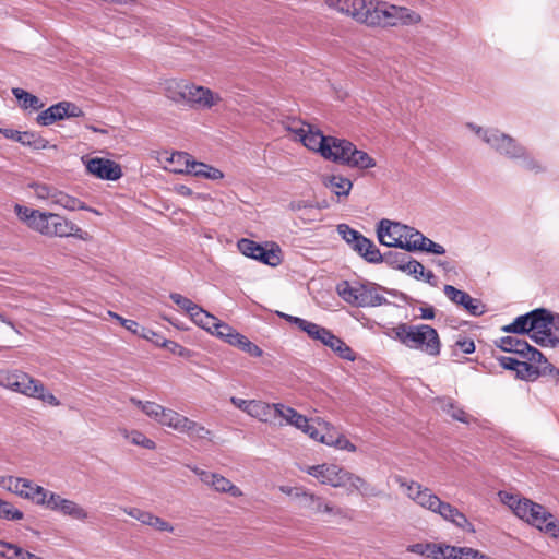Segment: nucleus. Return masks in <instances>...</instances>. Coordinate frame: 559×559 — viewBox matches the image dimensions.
<instances>
[{
    "mask_svg": "<svg viewBox=\"0 0 559 559\" xmlns=\"http://www.w3.org/2000/svg\"><path fill=\"white\" fill-rule=\"evenodd\" d=\"M382 286L372 282H343L337 285L341 298L354 307H378L390 304L381 294Z\"/></svg>",
    "mask_w": 559,
    "mask_h": 559,
    "instance_id": "obj_3",
    "label": "nucleus"
},
{
    "mask_svg": "<svg viewBox=\"0 0 559 559\" xmlns=\"http://www.w3.org/2000/svg\"><path fill=\"white\" fill-rule=\"evenodd\" d=\"M59 512L82 522L86 521L88 518V512L83 507L75 501L66 498L63 503L60 506Z\"/></svg>",
    "mask_w": 559,
    "mask_h": 559,
    "instance_id": "obj_43",
    "label": "nucleus"
},
{
    "mask_svg": "<svg viewBox=\"0 0 559 559\" xmlns=\"http://www.w3.org/2000/svg\"><path fill=\"white\" fill-rule=\"evenodd\" d=\"M187 82L186 80L175 79L166 81L164 86L165 96L176 104L183 105Z\"/></svg>",
    "mask_w": 559,
    "mask_h": 559,
    "instance_id": "obj_36",
    "label": "nucleus"
},
{
    "mask_svg": "<svg viewBox=\"0 0 559 559\" xmlns=\"http://www.w3.org/2000/svg\"><path fill=\"white\" fill-rule=\"evenodd\" d=\"M24 516L23 512L14 508L10 502L0 499V519L7 521H19Z\"/></svg>",
    "mask_w": 559,
    "mask_h": 559,
    "instance_id": "obj_53",
    "label": "nucleus"
},
{
    "mask_svg": "<svg viewBox=\"0 0 559 559\" xmlns=\"http://www.w3.org/2000/svg\"><path fill=\"white\" fill-rule=\"evenodd\" d=\"M29 188L34 191V194L38 200L49 201L50 204L52 203L55 192L57 190L56 187L47 183L33 182L29 185Z\"/></svg>",
    "mask_w": 559,
    "mask_h": 559,
    "instance_id": "obj_51",
    "label": "nucleus"
},
{
    "mask_svg": "<svg viewBox=\"0 0 559 559\" xmlns=\"http://www.w3.org/2000/svg\"><path fill=\"white\" fill-rule=\"evenodd\" d=\"M179 432L188 435L191 439H206L211 436L207 428L188 417H186Z\"/></svg>",
    "mask_w": 559,
    "mask_h": 559,
    "instance_id": "obj_41",
    "label": "nucleus"
},
{
    "mask_svg": "<svg viewBox=\"0 0 559 559\" xmlns=\"http://www.w3.org/2000/svg\"><path fill=\"white\" fill-rule=\"evenodd\" d=\"M160 415L162 416L158 420L159 425L171 428L178 432L180 431V428L182 427L186 416L167 407L160 411Z\"/></svg>",
    "mask_w": 559,
    "mask_h": 559,
    "instance_id": "obj_42",
    "label": "nucleus"
},
{
    "mask_svg": "<svg viewBox=\"0 0 559 559\" xmlns=\"http://www.w3.org/2000/svg\"><path fill=\"white\" fill-rule=\"evenodd\" d=\"M191 320L211 334L214 333L221 322L219 319L209 313L202 307H200L195 313H191Z\"/></svg>",
    "mask_w": 559,
    "mask_h": 559,
    "instance_id": "obj_38",
    "label": "nucleus"
},
{
    "mask_svg": "<svg viewBox=\"0 0 559 559\" xmlns=\"http://www.w3.org/2000/svg\"><path fill=\"white\" fill-rule=\"evenodd\" d=\"M238 332L231 328L229 324L221 321L217 325V329L214 331L213 335L218 338L225 341L226 343L233 345Z\"/></svg>",
    "mask_w": 559,
    "mask_h": 559,
    "instance_id": "obj_57",
    "label": "nucleus"
},
{
    "mask_svg": "<svg viewBox=\"0 0 559 559\" xmlns=\"http://www.w3.org/2000/svg\"><path fill=\"white\" fill-rule=\"evenodd\" d=\"M343 481L344 487L348 485V490H355L365 498H373L379 497L381 495V491L377 489L373 485H371L369 481H367L365 478L354 473H350L346 469L344 473Z\"/></svg>",
    "mask_w": 559,
    "mask_h": 559,
    "instance_id": "obj_24",
    "label": "nucleus"
},
{
    "mask_svg": "<svg viewBox=\"0 0 559 559\" xmlns=\"http://www.w3.org/2000/svg\"><path fill=\"white\" fill-rule=\"evenodd\" d=\"M383 334L409 349L436 357L440 354L441 342L437 330L428 324L397 323L386 326Z\"/></svg>",
    "mask_w": 559,
    "mask_h": 559,
    "instance_id": "obj_2",
    "label": "nucleus"
},
{
    "mask_svg": "<svg viewBox=\"0 0 559 559\" xmlns=\"http://www.w3.org/2000/svg\"><path fill=\"white\" fill-rule=\"evenodd\" d=\"M12 94L19 102H21V106L24 109L33 108L35 110H39L44 107V104L37 96L24 91L23 88L15 87L12 90Z\"/></svg>",
    "mask_w": 559,
    "mask_h": 559,
    "instance_id": "obj_45",
    "label": "nucleus"
},
{
    "mask_svg": "<svg viewBox=\"0 0 559 559\" xmlns=\"http://www.w3.org/2000/svg\"><path fill=\"white\" fill-rule=\"evenodd\" d=\"M437 403L442 412L449 415L453 420L471 424L473 416L467 414L452 397H439Z\"/></svg>",
    "mask_w": 559,
    "mask_h": 559,
    "instance_id": "obj_29",
    "label": "nucleus"
},
{
    "mask_svg": "<svg viewBox=\"0 0 559 559\" xmlns=\"http://www.w3.org/2000/svg\"><path fill=\"white\" fill-rule=\"evenodd\" d=\"M50 216H51V212H41L38 210L36 212L35 216L33 217L32 222H29L28 228H31L32 230H34L43 236L49 237L50 236V227H49Z\"/></svg>",
    "mask_w": 559,
    "mask_h": 559,
    "instance_id": "obj_44",
    "label": "nucleus"
},
{
    "mask_svg": "<svg viewBox=\"0 0 559 559\" xmlns=\"http://www.w3.org/2000/svg\"><path fill=\"white\" fill-rule=\"evenodd\" d=\"M275 413L286 425L294 426L295 428L296 426H300V423H305V416L302 414H299L296 409L283 403L275 404Z\"/></svg>",
    "mask_w": 559,
    "mask_h": 559,
    "instance_id": "obj_39",
    "label": "nucleus"
},
{
    "mask_svg": "<svg viewBox=\"0 0 559 559\" xmlns=\"http://www.w3.org/2000/svg\"><path fill=\"white\" fill-rule=\"evenodd\" d=\"M239 251L251 259H254L270 266H277L282 262V251L278 245L266 242L262 246L251 239L242 238L238 241Z\"/></svg>",
    "mask_w": 559,
    "mask_h": 559,
    "instance_id": "obj_6",
    "label": "nucleus"
},
{
    "mask_svg": "<svg viewBox=\"0 0 559 559\" xmlns=\"http://www.w3.org/2000/svg\"><path fill=\"white\" fill-rule=\"evenodd\" d=\"M432 512L439 514L443 520L464 531L471 533L475 532L474 525L468 521L465 514H463L457 508L453 507L449 502L442 501L440 498Z\"/></svg>",
    "mask_w": 559,
    "mask_h": 559,
    "instance_id": "obj_20",
    "label": "nucleus"
},
{
    "mask_svg": "<svg viewBox=\"0 0 559 559\" xmlns=\"http://www.w3.org/2000/svg\"><path fill=\"white\" fill-rule=\"evenodd\" d=\"M326 4L367 26H412L421 22V15L406 7L374 0H326Z\"/></svg>",
    "mask_w": 559,
    "mask_h": 559,
    "instance_id": "obj_1",
    "label": "nucleus"
},
{
    "mask_svg": "<svg viewBox=\"0 0 559 559\" xmlns=\"http://www.w3.org/2000/svg\"><path fill=\"white\" fill-rule=\"evenodd\" d=\"M185 98V106L200 110L211 109L222 102L218 93H214L209 87L197 85L189 81L187 82Z\"/></svg>",
    "mask_w": 559,
    "mask_h": 559,
    "instance_id": "obj_9",
    "label": "nucleus"
},
{
    "mask_svg": "<svg viewBox=\"0 0 559 559\" xmlns=\"http://www.w3.org/2000/svg\"><path fill=\"white\" fill-rule=\"evenodd\" d=\"M497 346L507 353H513L519 355L521 358L528 360H539L543 358V354L531 346L525 340L519 336H503L496 342Z\"/></svg>",
    "mask_w": 559,
    "mask_h": 559,
    "instance_id": "obj_15",
    "label": "nucleus"
},
{
    "mask_svg": "<svg viewBox=\"0 0 559 559\" xmlns=\"http://www.w3.org/2000/svg\"><path fill=\"white\" fill-rule=\"evenodd\" d=\"M64 100L51 105L47 109L43 110L36 118V121L40 126H50L56 121L66 118Z\"/></svg>",
    "mask_w": 559,
    "mask_h": 559,
    "instance_id": "obj_34",
    "label": "nucleus"
},
{
    "mask_svg": "<svg viewBox=\"0 0 559 559\" xmlns=\"http://www.w3.org/2000/svg\"><path fill=\"white\" fill-rule=\"evenodd\" d=\"M156 345L159 347H165L168 350H170L173 354L178 355L180 357H187L189 354V349H187L186 347L181 346L180 344H178L174 341H169L166 338L162 340V342L156 340Z\"/></svg>",
    "mask_w": 559,
    "mask_h": 559,
    "instance_id": "obj_59",
    "label": "nucleus"
},
{
    "mask_svg": "<svg viewBox=\"0 0 559 559\" xmlns=\"http://www.w3.org/2000/svg\"><path fill=\"white\" fill-rule=\"evenodd\" d=\"M1 485L11 492L19 495L22 498L32 500L34 503L37 502L44 488L34 484L29 479L14 476L2 477Z\"/></svg>",
    "mask_w": 559,
    "mask_h": 559,
    "instance_id": "obj_14",
    "label": "nucleus"
},
{
    "mask_svg": "<svg viewBox=\"0 0 559 559\" xmlns=\"http://www.w3.org/2000/svg\"><path fill=\"white\" fill-rule=\"evenodd\" d=\"M535 510L530 512V519L527 523L534 527H536L539 531H543V525L546 524V522L549 520V518H552V514L548 512L544 506L537 503V508H534Z\"/></svg>",
    "mask_w": 559,
    "mask_h": 559,
    "instance_id": "obj_50",
    "label": "nucleus"
},
{
    "mask_svg": "<svg viewBox=\"0 0 559 559\" xmlns=\"http://www.w3.org/2000/svg\"><path fill=\"white\" fill-rule=\"evenodd\" d=\"M415 235L419 236L420 231L386 218L381 219L377 226V236L381 245L401 248L408 252H414V249H411L408 245H412L414 241L417 242Z\"/></svg>",
    "mask_w": 559,
    "mask_h": 559,
    "instance_id": "obj_5",
    "label": "nucleus"
},
{
    "mask_svg": "<svg viewBox=\"0 0 559 559\" xmlns=\"http://www.w3.org/2000/svg\"><path fill=\"white\" fill-rule=\"evenodd\" d=\"M295 132L307 148L319 153L323 157L331 135H324L320 130L313 129L310 124H307V129L300 128L295 130Z\"/></svg>",
    "mask_w": 559,
    "mask_h": 559,
    "instance_id": "obj_21",
    "label": "nucleus"
},
{
    "mask_svg": "<svg viewBox=\"0 0 559 559\" xmlns=\"http://www.w3.org/2000/svg\"><path fill=\"white\" fill-rule=\"evenodd\" d=\"M49 227V237H75L85 240L87 236V233L81 227L57 213H51Z\"/></svg>",
    "mask_w": 559,
    "mask_h": 559,
    "instance_id": "obj_18",
    "label": "nucleus"
},
{
    "mask_svg": "<svg viewBox=\"0 0 559 559\" xmlns=\"http://www.w3.org/2000/svg\"><path fill=\"white\" fill-rule=\"evenodd\" d=\"M337 233L342 239L355 251L358 255L362 249V246L369 245V238L365 237L360 231L352 228L347 224H338Z\"/></svg>",
    "mask_w": 559,
    "mask_h": 559,
    "instance_id": "obj_26",
    "label": "nucleus"
},
{
    "mask_svg": "<svg viewBox=\"0 0 559 559\" xmlns=\"http://www.w3.org/2000/svg\"><path fill=\"white\" fill-rule=\"evenodd\" d=\"M38 210H34L21 204H15L14 212L20 221L25 223L27 226H29V222H32L33 217L35 216L36 212Z\"/></svg>",
    "mask_w": 559,
    "mask_h": 559,
    "instance_id": "obj_61",
    "label": "nucleus"
},
{
    "mask_svg": "<svg viewBox=\"0 0 559 559\" xmlns=\"http://www.w3.org/2000/svg\"><path fill=\"white\" fill-rule=\"evenodd\" d=\"M275 404H270L263 401L254 400L249 416L262 421V423H272L277 414L275 413Z\"/></svg>",
    "mask_w": 559,
    "mask_h": 559,
    "instance_id": "obj_33",
    "label": "nucleus"
},
{
    "mask_svg": "<svg viewBox=\"0 0 559 559\" xmlns=\"http://www.w3.org/2000/svg\"><path fill=\"white\" fill-rule=\"evenodd\" d=\"M322 183L325 188L330 189L338 198H346L349 195L353 188V181L342 175H326L322 177Z\"/></svg>",
    "mask_w": 559,
    "mask_h": 559,
    "instance_id": "obj_28",
    "label": "nucleus"
},
{
    "mask_svg": "<svg viewBox=\"0 0 559 559\" xmlns=\"http://www.w3.org/2000/svg\"><path fill=\"white\" fill-rule=\"evenodd\" d=\"M120 432L134 445L142 447L147 450H154L156 448V443L139 430L129 431L127 429H121Z\"/></svg>",
    "mask_w": 559,
    "mask_h": 559,
    "instance_id": "obj_46",
    "label": "nucleus"
},
{
    "mask_svg": "<svg viewBox=\"0 0 559 559\" xmlns=\"http://www.w3.org/2000/svg\"><path fill=\"white\" fill-rule=\"evenodd\" d=\"M534 508H537L536 502H534L527 498H522V500L515 504L514 514L519 519H521L527 523V521L530 519V512L535 510Z\"/></svg>",
    "mask_w": 559,
    "mask_h": 559,
    "instance_id": "obj_55",
    "label": "nucleus"
},
{
    "mask_svg": "<svg viewBox=\"0 0 559 559\" xmlns=\"http://www.w3.org/2000/svg\"><path fill=\"white\" fill-rule=\"evenodd\" d=\"M531 340L544 347L556 346V335L552 334V312L546 308L533 310Z\"/></svg>",
    "mask_w": 559,
    "mask_h": 559,
    "instance_id": "obj_7",
    "label": "nucleus"
},
{
    "mask_svg": "<svg viewBox=\"0 0 559 559\" xmlns=\"http://www.w3.org/2000/svg\"><path fill=\"white\" fill-rule=\"evenodd\" d=\"M337 233L342 239L355 251L358 255L362 249V246L369 245V238L365 237L360 231L352 228L347 224H338Z\"/></svg>",
    "mask_w": 559,
    "mask_h": 559,
    "instance_id": "obj_27",
    "label": "nucleus"
},
{
    "mask_svg": "<svg viewBox=\"0 0 559 559\" xmlns=\"http://www.w3.org/2000/svg\"><path fill=\"white\" fill-rule=\"evenodd\" d=\"M83 162L85 163L88 174L103 180L115 181L122 177V170L118 163L102 158L93 157Z\"/></svg>",
    "mask_w": 559,
    "mask_h": 559,
    "instance_id": "obj_12",
    "label": "nucleus"
},
{
    "mask_svg": "<svg viewBox=\"0 0 559 559\" xmlns=\"http://www.w3.org/2000/svg\"><path fill=\"white\" fill-rule=\"evenodd\" d=\"M411 258L403 252L389 251L382 254L381 263L384 262L389 266L395 267L400 271H405V265Z\"/></svg>",
    "mask_w": 559,
    "mask_h": 559,
    "instance_id": "obj_49",
    "label": "nucleus"
},
{
    "mask_svg": "<svg viewBox=\"0 0 559 559\" xmlns=\"http://www.w3.org/2000/svg\"><path fill=\"white\" fill-rule=\"evenodd\" d=\"M287 322L296 325L300 331L305 332L308 336L310 335L311 331L314 329V325L317 323L310 322L306 319L295 317V316H287Z\"/></svg>",
    "mask_w": 559,
    "mask_h": 559,
    "instance_id": "obj_60",
    "label": "nucleus"
},
{
    "mask_svg": "<svg viewBox=\"0 0 559 559\" xmlns=\"http://www.w3.org/2000/svg\"><path fill=\"white\" fill-rule=\"evenodd\" d=\"M444 295L455 305L461 306L469 314L478 317L486 312V306L480 299L473 298L469 294L452 285H444Z\"/></svg>",
    "mask_w": 559,
    "mask_h": 559,
    "instance_id": "obj_13",
    "label": "nucleus"
},
{
    "mask_svg": "<svg viewBox=\"0 0 559 559\" xmlns=\"http://www.w3.org/2000/svg\"><path fill=\"white\" fill-rule=\"evenodd\" d=\"M0 557L7 558V559H44V558H40L29 551L22 549L17 545L15 546L12 555H8L4 551H0Z\"/></svg>",
    "mask_w": 559,
    "mask_h": 559,
    "instance_id": "obj_62",
    "label": "nucleus"
},
{
    "mask_svg": "<svg viewBox=\"0 0 559 559\" xmlns=\"http://www.w3.org/2000/svg\"><path fill=\"white\" fill-rule=\"evenodd\" d=\"M518 159L521 160V166L525 170L536 173V174L544 170V167L542 166V164L538 160H536L533 156H531L525 147H524V155Z\"/></svg>",
    "mask_w": 559,
    "mask_h": 559,
    "instance_id": "obj_58",
    "label": "nucleus"
},
{
    "mask_svg": "<svg viewBox=\"0 0 559 559\" xmlns=\"http://www.w3.org/2000/svg\"><path fill=\"white\" fill-rule=\"evenodd\" d=\"M533 310L516 317L512 323L502 328V331L513 334H528L531 335Z\"/></svg>",
    "mask_w": 559,
    "mask_h": 559,
    "instance_id": "obj_37",
    "label": "nucleus"
},
{
    "mask_svg": "<svg viewBox=\"0 0 559 559\" xmlns=\"http://www.w3.org/2000/svg\"><path fill=\"white\" fill-rule=\"evenodd\" d=\"M17 142L34 150H45L49 142L35 132H20Z\"/></svg>",
    "mask_w": 559,
    "mask_h": 559,
    "instance_id": "obj_47",
    "label": "nucleus"
},
{
    "mask_svg": "<svg viewBox=\"0 0 559 559\" xmlns=\"http://www.w3.org/2000/svg\"><path fill=\"white\" fill-rule=\"evenodd\" d=\"M337 233L342 239L355 251L358 255L362 249V246L369 245V238L365 237L360 231L352 228L347 224H338Z\"/></svg>",
    "mask_w": 559,
    "mask_h": 559,
    "instance_id": "obj_25",
    "label": "nucleus"
},
{
    "mask_svg": "<svg viewBox=\"0 0 559 559\" xmlns=\"http://www.w3.org/2000/svg\"><path fill=\"white\" fill-rule=\"evenodd\" d=\"M164 408H165L164 406H162L155 402L146 401V405H143V413L146 416H148L150 418H152L158 423V420L162 416L160 411Z\"/></svg>",
    "mask_w": 559,
    "mask_h": 559,
    "instance_id": "obj_64",
    "label": "nucleus"
},
{
    "mask_svg": "<svg viewBox=\"0 0 559 559\" xmlns=\"http://www.w3.org/2000/svg\"><path fill=\"white\" fill-rule=\"evenodd\" d=\"M424 265L417 260L409 259L405 265V271L408 275L414 276L416 280H420L424 276Z\"/></svg>",
    "mask_w": 559,
    "mask_h": 559,
    "instance_id": "obj_63",
    "label": "nucleus"
},
{
    "mask_svg": "<svg viewBox=\"0 0 559 559\" xmlns=\"http://www.w3.org/2000/svg\"><path fill=\"white\" fill-rule=\"evenodd\" d=\"M191 471L199 476L200 480L221 493H228L234 498L242 496V491L239 487L234 485L229 479L221 474L212 473L205 469H201L197 466L190 467Z\"/></svg>",
    "mask_w": 559,
    "mask_h": 559,
    "instance_id": "obj_11",
    "label": "nucleus"
},
{
    "mask_svg": "<svg viewBox=\"0 0 559 559\" xmlns=\"http://www.w3.org/2000/svg\"><path fill=\"white\" fill-rule=\"evenodd\" d=\"M359 257H361L368 263L378 264L381 263L382 253L374 245V242L369 239V245L362 246Z\"/></svg>",
    "mask_w": 559,
    "mask_h": 559,
    "instance_id": "obj_52",
    "label": "nucleus"
},
{
    "mask_svg": "<svg viewBox=\"0 0 559 559\" xmlns=\"http://www.w3.org/2000/svg\"><path fill=\"white\" fill-rule=\"evenodd\" d=\"M19 378L22 380L26 379L25 372L17 370V369H14V370L1 369L0 370V386L9 390L12 386V384H14L15 380H17Z\"/></svg>",
    "mask_w": 559,
    "mask_h": 559,
    "instance_id": "obj_54",
    "label": "nucleus"
},
{
    "mask_svg": "<svg viewBox=\"0 0 559 559\" xmlns=\"http://www.w3.org/2000/svg\"><path fill=\"white\" fill-rule=\"evenodd\" d=\"M26 379H17L9 389L27 397L40 400L50 406H59L60 401L44 385V383L25 372Z\"/></svg>",
    "mask_w": 559,
    "mask_h": 559,
    "instance_id": "obj_8",
    "label": "nucleus"
},
{
    "mask_svg": "<svg viewBox=\"0 0 559 559\" xmlns=\"http://www.w3.org/2000/svg\"><path fill=\"white\" fill-rule=\"evenodd\" d=\"M307 473L316 477L321 484L332 487H344L345 469L335 464L313 465L307 468Z\"/></svg>",
    "mask_w": 559,
    "mask_h": 559,
    "instance_id": "obj_17",
    "label": "nucleus"
},
{
    "mask_svg": "<svg viewBox=\"0 0 559 559\" xmlns=\"http://www.w3.org/2000/svg\"><path fill=\"white\" fill-rule=\"evenodd\" d=\"M176 158L178 160H183L185 162V168H174L173 170L175 173L190 174V175H193L195 177H202L203 178L204 173L206 171V168L209 166L207 164L194 160L191 157V155L188 154V153L178 154V155H176Z\"/></svg>",
    "mask_w": 559,
    "mask_h": 559,
    "instance_id": "obj_32",
    "label": "nucleus"
},
{
    "mask_svg": "<svg viewBox=\"0 0 559 559\" xmlns=\"http://www.w3.org/2000/svg\"><path fill=\"white\" fill-rule=\"evenodd\" d=\"M466 127L472 130L484 143L500 155L510 159H516L524 155V146L512 136L500 132L498 129H484L472 122Z\"/></svg>",
    "mask_w": 559,
    "mask_h": 559,
    "instance_id": "obj_4",
    "label": "nucleus"
},
{
    "mask_svg": "<svg viewBox=\"0 0 559 559\" xmlns=\"http://www.w3.org/2000/svg\"><path fill=\"white\" fill-rule=\"evenodd\" d=\"M170 299L182 310H185L190 317L191 313H195L200 306L194 304L191 299L178 294V293H171Z\"/></svg>",
    "mask_w": 559,
    "mask_h": 559,
    "instance_id": "obj_56",
    "label": "nucleus"
},
{
    "mask_svg": "<svg viewBox=\"0 0 559 559\" xmlns=\"http://www.w3.org/2000/svg\"><path fill=\"white\" fill-rule=\"evenodd\" d=\"M376 160L365 151L358 150L352 143V150L348 152L347 167L369 169L376 167Z\"/></svg>",
    "mask_w": 559,
    "mask_h": 559,
    "instance_id": "obj_31",
    "label": "nucleus"
},
{
    "mask_svg": "<svg viewBox=\"0 0 559 559\" xmlns=\"http://www.w3.org/2000/svg\"><path fill=\"white\" fill-rule=\"evenodd\" d=\"M406 495L418 506L431 512L439 500V497L436 496L429 488L423 487L416 481H411L406 486Z\"/></svg>",
    "mask_w": 559,
    "mask_h": 559,
    "instance_id": "obj_23",
    "label": "nucleus"
},
{
    "mask_svg": "<svg viewBox=\"0 0 559 559\" xmlns=\"http://www.w3.org/2000/svg\"><path fill=\"white\" fill-rule=\"evenodd\" d=\"M432 512L439 514L443 520L464 531L471 533L475 532L474 525L468 521L465 514H463L457 508L453 507L449 502L442 501L440 498Z\"/></svg>",
    "mask_w": 559,
    "mask_h": 559,
    "instance_id": "obj_19",
    "label": "nucleus"
},
{
    "mask_svg": "<svg viewBox=\"0 0 559 559\" xmlns=\"http://www.w3.org/2000/svg\"><path fill=\"white\" fill-rule=\"evenodd\" d=\"M63 501L64 498H62L60 495L43 488V492L40 493L36 504L44 506L55 512H59L60 506L63 503Z\"/></svg>",
    "mask_w": 559,
    "mask_h": 559,
    "instance_id": "obj_48",
    "label": "nucleus"
},
{
    "mask_svg": "<svg viewBox=\"0 0 559 559\" xmlns=\"http://www.w3.org/2000/svg\"><path fill=\"white\" fill-rule=\"evenodd\" d=\"M51 204L59 205V206H61V207H63V209H66L68 211L81 210V211L92 212V213L97 214V215L99 214V212L97 210L87 206L80 199H78V198H75L73 195H70L67 192L61 191L59 189L56 190L55 197H53V200H52Z\"/></svg>",
    "mask_w": 559,
    "mask_h": 559,
    "instance_id": "obj_30",
    "label": "nucleus"
},
{
    "mask_svg": "<svg viewBox=\"0 0 559 559\" xmlns=\"http://www.w3.org/2000/svg\"><path fill=\"white\" fill-rule=\"evenodd\" d=\"M415 237L417 238V242L414 241L412 242V245H408V247L411 249H414V251H425L438 255L445 253V249L443 246L432 241L431 239L424 236L421 233L419 236L415 235Z\"/></svg>",
    "mask_w": 559,
    "mask_h": 559,
    "instance_id": "obj_40",
    "label": "nucleus"
},
{
    "mask_svg": "<svg viewBox=\"0 0 559 559\" xmlns=\"http://www.w3.org/2000/svg\"><path fill=\"white\" fill-rule=\"evenodd\" d=\"M309 337L321 342L344 360L354 361L356 359L354 350L341 337L324 326L316 324Z\"/></svg>",
    "mask_w": 559,
    "mask_h": 559,
    "instance_id": "obj_10",
    "label": "nucleus"
},
{
    "mask_svg": "<svg viewBox=\"0 0 559 559\" xmlns=\"http://www.w3.org/2000/svg\"><path fill=\"white\" fill-rule=\"evenodd\" d=\"M300 504L302 508L312 510L318 513H321V512L340 513L338 511L335 512L334 508L329 502H326L323 498L316 496L314 493L309 492V491L305 492V495L300 501Z\"/></svg>",
    "mask_w": 559,
    "mask_h": 559,
    "instance_id": "obj_35",
    "label": "nucleus"
},
{
    "mask_svg": "<svg viewBox=\"0 0 559 559\" xmlns=\"http://www.w3.org/2000/svg\"><path fill=\"white\" fill-rule=\"evenodd\" d=\"M515 373L520 379L535 380L539 376L559 374V371L543 356L539 360L525 359L524 361H520Z\"/></svg>",
    "mask_w": 559,
    "mask_h": 559,
    "instance_id": "obj_16",
    "label": "nucleus"
},
{
    "mask_svg": "<svg viewBox=\"0 0 559 559\" xmlns=\"http://www.w3.org/2000/svg\"><path fill=\"white\" fill-rule=\"evenodd\" d=\"M349 150H352L350 141L331 136L329 144L325 147L323 158L336 164L347 166Z\"/></svg>",
    "mask_w": 559,
    "mask_h": 559,
    "instance_id": "obj_22",
    "label": "nucleus"
}]
</instances>
